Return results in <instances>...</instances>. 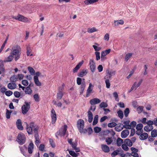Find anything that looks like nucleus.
Wrapping results in <instances>:
<instances>
[{"label": "nucleus", "mask_w": 157, "mask_h": 157, "mask_svg": "<svg viewBox=\"0 0 157 157\" xmlns=\"http://www.w3.org/2000/svg\"><path fill=\"white\" fill-rule=\"evenodd\" d=\"M21 49L20 47L17 45H14L11 50L10 53L15 61H17L20 58L21 54Z\"/></svg>", "instance_id": "1"}, {"label": "nucleus", "mask_w": 157, "mask_h": 157, "mask_svg": "<svg viewBox=\"0 0 157 157\" xmlns=\"http://www.w3.org/2000/svg\"><path fill=\"white\" fill-rule=\"evenodd\" d=\"M84 79H83L82 81V79L79 78L78 77L77 79V83L78 85H81L80 87V93L82 94L83 93L84 90L86 87V82L84 80Z\"/></svg>", "instance_id": "2"}, {"label": "nucleus", "mask_w": 157, "mask_h": 157, "mask_svg": "<svg viewBox=\"0 0 157 157\" xmlns=\"http://www.w3.org/2000/svg\"><path fill=\"white\" fill-rule=\"evenodd\" d=\"M25 136L24 134L22 133H19L17 139L18 142L21 145L24 144L25 142Z\"/></svg>", "instance_id": "3"}, {"label": "nucleus", "mask_w": 157, "mask_h": 157, "mask_svg": "<svg viewBox=\"0 0 157 157\" xmlns=\"http://www.w3.org/2000/svg\"><path fill=\"white\" fill-rule=\"evenodd\" d=\"M25 105H24L21 107L22 112L23 114L27 113L30 108V102H25Z\"/></svg>", "instance_id": "4"}, {"label": "nucleus", "mask_w": 157, "mask_h": 157, "mask_svg": "<svg viewBox=\"0 0 157 157\" xmlns=\"http://www.w3.org/2000/svg\"><path fill=\"white\" fill-rule=\"evenodd\" d=\"M25 123L26 124V129L28 133L29 134H32L33 132V129L34 127V123L31 122L29 126L27 122H25Z\"/></svg>", "instance_id": "5"}, {"label": "nucleus", "mask_w": 157, "mask_h": 157, "mask_svg": "<svg viewBox=\"0 0 157 157\" xmlns=\"http://www.w3.org/2000/svg\"><path fill=\"white\" fill-rule=\"evenodd\" d=\"M13 18L23 22H26L28 20L27 17L20 14H18L17 16L13 17Z\"/></svg>", "instance_id": "6"}, {"label": "nucleus", "mask_w": 157, "mask_h": 157, "mask_svg": "<svg viewBox=\"0 0 157 157\" xmlns=\"http://www.w3.org/2000/svg\"><path fill=\"white\" fill-rule=\"evenodd\" d=\"M51 116L52 118V123L54 124L56 120V112L53 109H52L51 112Z\"/></svg>", "instance_id": "7"}, {"label": "nucleus", "mask_w": 157, "mask_h": 157, "mask_svg": "<svg viewBox=\"0 0 157 157\" xmlns=\"http://www.w3.org/2000/svg\"><path fill=\"white\" fill-rule=\"evenodd\" d=\"M77 127L79 130H82L84 127V122L83 120L80 119L78 120L77 122Z\"/></svg>", "instance_id": "8"}, {"label": "nucleus", "mask_w": 157, "mask_h": 157, "mask_svg": "<svg viewBox=\"0 0 157 157\" xmlns=\"http://www.w3.org/2000/svg\"><path fill=\"white\" fill-rule=\"evenodd\" d=\"M67 126L66 124H64L63 127H61L58 132H60V136H64L66 133L67 129Z\"/></svg>", "instance_id": "9"}, {"label": "nucleus", "mask_w": 157, "mask_h": 157, "mask_svg": "<svg viewBox=\"0 0 157 157\" xmlns=\"http://www.w3.org/2000/svg\"><path fill=\"white\" fill-rule=\"evenodd\" d=\"M89 65L90 68L91 72L94 73L96 69L95 63L93 59H90V61Z\"/></svg>", "instance_id": "10"}, {"label": "nucleus", "mask_w": 157, "mask_h": 157, "mask_svg": "<svg viewBox=\"0 0 157 157\" xmlns=\"http://www.w3.org/2000/svg\"><path fill=\"white\" fill-rule=\"evenodd\" d=\"M94 86L92 85L91 83H90L89 84V86L87 89L86 93V97H88L90 95V94L92 92L93 88Z\"/></svg>", "instance_id": "11"}, {"label": "nucleus", "mask_w": 157, "mask_h": 157, "mask_svg": "<svg viewBox=\"0 0 157 157\" xmlns=\"http://www.w3.org/2000/svg\"><path fill=\"white\" fill-rule=\"evenodd\" d=\"M16 124L17 128L20 130H22L23 127L22 125L21 121L20 119H18L16 122Z\"/></svg>", "instance_id": "12"}, {"label": "nucleus", "mask_w": 157, "mask_h": 157, "mask_svg": "<svg viewBox=\"0 0 157 157\" xmlns=\"http://www.w3.org/2000/svg\"><path fill=\"white\" fill-rule=\"evenodd\" d=\"M67 140L68 143L71 146L72 149L75 147V146H77V142L76 141L73 142V139H68Z\"/></svg>", "instance_id": "13"}, {"label": "nucleus", "mask_w": 157, "mask_h": 157, "mask_svg": "<svg viewBox=\"0 0 157 157\" xmlns=\"http://www.w3.org/2000/svg\"><path fill=\"white\" fill-rule=\"evenodd\" d=\"M101 102L100 99L98 98H94L91 99L90 101V103L91 105H94L96 104H98Z\"/></svg>", "instance_id": "14"}, {"label": "nucleus", "mask_w": 157, "mask_h": 157, "mask_svg": "<svg viewBox=\"0 0 157 157\" xmlns=\"http://www.w3.org/2000/svg\"><path fill=\"white\" fill-rule=\"evenodd\" d=\"M60 87H59V90L58 93H57V98L59 100L61 99L63 96V88H62L61 89H60Z\"/></svg>", "instance_id": "15"}, {"label": "nucleus", "mask_w": 157, "mask_h": 157, "mask_svg": "<svg viewBox=\"0 0 157 157\" xmlns=\"http://www.w3.org/2000/svg\"><path fill=\"white\" fill-rule=\"evenodd\" d=\"M129 133V131L125 129L122 131L121 133V137L123 138H125L128 135Z\"/></svg>", "instance_id": "16"}, {"label": "nucleus", "mask_w": 157, "mask_h": 157, "mask_svg": "<svg viewBox=\"0 0 157 157\" xmlns=\"http://www.w3.org/2000/svg\"><path fill=\"white\" fill-rule=\"evenodd\" d=\"M17 86L16 83L13 82L9 83L7 85L8 88L10 90L15 89L16 88Z\"/></svg>", "instance_id": "17"}, {"label": "nucleus", "mask_w": 157, "mask_h": 157, "mask_svg": "<svg viewBox=\"0 0 157 157\" xmlns=\"http://www.w3.org/2000/svg\"><path fill=\"white\" fill-rule=\"evenodd\" d=\"M101 148L103 151L105 153L109 152L110 151L109 147L105 144H102Z\"/></svg>", "instance_id": "18"}, {"label": "nucleus", "mask_w": 157, "mask_h": 157, "mask_svg": "<svg viewBox=\"0 0 157 157\" xmlns=\"http://www.w3.org/2000/svg\"><path fill=\"white\" fill-rule=\"evenodd\" d=\"M83 63V61L82 60L75 67L73 70L74 73H75L77 72L78 70L79 69L82 65Z\"/></svg>", "instance_id": "19"}, {"label": "nucleus", "mask_w": 157, "mask_h": 157, "mask_svg": "<svg viewBox=\"0 0 157 157\" xmlns=\"http://www.w3.org/2000/svg\"><path fill=\"white\" fill-rule=\"evenodd\" d=\"M87 116L88 122L89 123L91 122L93 120V115L92 112L90 110H89L88 112Z\"/></svg>", "instance_id": "20"}, {"label": "nucleus", "mask_w": 157, "mask_h": 157, "mask_svg": "<svg viewBox=\"0 0 157 157\" xmlns=\"http://www.w3.org/2000/svg\"><path fill=\"white\" fill-rule=\"evenodd\" d=\"M123 124L121 123H119L115 127V130L117 132H120L121 131L123 128Z\"/></svg>", "instance_id": "21"}, {"label": "nucleus", "mask_w": 157, "mask_h": 157, "mask_svg": "<svg viewBox=\"0 0 157 157\" xmlns=\"http://www.w3.org/2000/svg\"><path fill=\"white\" fill-rule=\"evenodd\" d=\"M107 74L108 75H106L107 78H111V77L114 75L115 74V71H107Z\"/></svg>", "instance_id": "22"}, {"label": "nucleus", "mask_w": 157, "mask_h": 157, "mask_svg": "<svg viewBox=\"0 0 157 157\" xmlns=\"http://www.w3.org/2000/svg\"><path fill=\"white\" fill-rule=\"evenodd\" d=\"M148 136V134L147 133H142L140 136V139L141 140H144L147 139Z\"/></svg>", "instance_id": "23"}, {"label": "nucleus", "mask_w": 157, "mask_h": 157, "mask_svg": "<svg viewBox=\"0 0 157 157\" xmlns=\"http://www.w3.org/2000/svg\"><path fill=\"white\" fill-rule=\"evenodd\" d=\"M34 144L33 142H31L28 146V150L29 153L31 154L33 152Z\"/></svg>", "instance_id": "24"}, {"label": "nucleus", "mask_w": 157, "mask_h": 157, "mask_svg": "<svg viewBox=\"0 0 157 157\" xmlns=\"http://www.w3.org/2000/svg\"><path fill=\"white\" fill-rule=\"evenodd\" d=\"M13 57L10 53V55L7 58H6L4 60V62L6 63L10 62L12 61L13 59Z\"/></svg>", "instance_id": "25"}, {"label": "nucleus", "mask_w": 157, "mask_h": 157, "mask_svg": "<svg viewBox=\"0 0 157 157\" xmlns=\"http://www.w3.org/2000/svg\"><path fill=\"white\" fill-rule=\"evenodd\" d=\"M153 129V126H149L147 125L144 128V130L147 132H150V131H152Z\"/></svg>", "instance_id": "26"}, {"label": "nucleus", "mask_w": 157, "mask_h": 157, "mask_svg": "<svg viewBox=\"0 0 157 157\" xmlns=\"http://www.w3.org/2000/svg\"><path fill=\"white\" fill-rule=\"evenodd\" d=\"M87 74V71L86 70H83L82 71L79 72L78 76L80 77H82L83 76Z\"/></svg>", "instance_id": "27"}, {"label": "nucleus", "mask_w": 157, "mask_h": 157, "mask_svg": "<svg viewBox=\"0 0 157 157\" xmlns=\"http://www.w3.org/2000/svg\"><path fill=\"white\" fill-rule=\"evenodd\" d=\"M124 142L126 145L129 147H131L132 145V143L131 140L129 139H125Z\"/></svg>", "instance_id": "28"}, {"label": "nucleus", "mask_w": 157, "mask_h": 157, "mask_svg": "<svg viewBox=\"0 0 157 157\" xmlns=\"http://www.w3.org/2000/svg\"><path fill=\"white\" fill-rule=\"evenodd\" d=\"M34 82L36 85L38 86H41V83L39 81L38 79V77H37L36 76L34 77Z\"/></svg>", "instance_id": "29"}, {"label": "nucleus", "mask_w": 157, "mask_h": 157, "mask_svg": "<svg viewBox=\"0 0 157 157\" xmlns=\"http://www.w3.org/2000/svg\"><path fill=\"white\" fill-rule=\"evenodd\" d=\"M25 94H31L32 93V90L29 86H27L25 89Z\"/></svg>", "instance_id": "30"}, {"label": "nucleus", "mask_w": 157, "mask_h": 157, "mask_svg": "<svg viewBox=\"0 0 157 157\" xmlns=\"http://www.w3.org/2000/svg\"><path fill=\"white\" fill-rule=\"evenodd\" d=\"M27 50V56H31L33 55V54H30L31 52H32V49L30 45H28L27 46L26 48Z\"/></svg>", "instance_id": "31"}, {"label": "nucleus", "mask_w": 157, "mask_h": 157, "mask_svg": "<svg viewBox=\"0 0 157 157\" xmlns=\"http://www.w3.org/2000/svg\"><path fill=\"white\" fill-rule=\"evenodd\" d=\"M18 80V78L17 75H14L11 76L10 78V81L13 82H16Z\"/></svg>", "instance_id": "32"}, {"label": "nucleus", "mask_w": 157, "mask_h": 157, "mask_svg": "<svg viewBox=\"0 0 157 157\" xmlns=\"http://www.w3.org/2000/svg\"><path fill=\"white\" fill-rule=\"evenodd\" d=\"M28 69L31 75H34L35 74V70L32 67L29 66L28 67Z\"/></svg>", "instance_id": "33"}, {"label": "nucleus", "mask_w": 157, "mask_h": 157, "mask_svg": "<svg viewBox=\"0 0 157 157\" xmlns=\"http://www.w3.org/2000/svg\"><path fill=\"white\" fill-rule=\"evenodd\" d=\"M124 23V21L123 20H117L115 21L114 25L115 26H117L120 24L122 25Z\"/></svg>", "instance_id": "34"}, {"label": "nucleus", "mask_w": 157, "mask_h": 157, "mask_svg": "<svg viewBox=\"0 0 157 157\" xmlns=\"http://www.w3.org/2000/svg\"><path fill=\"white\" fill-rule=\"evenodd\" d=\"M105 141L107 145H109L111 144L113 141L112 137H106L105 138Z\"/></svg>", "instance_id": "35"}, {"label": "nucleus", "mask_w": 157, "mask_h": 157, "mask_svg": "<svg viewBox=\"0 0 157 157\" xmlns=\"http://www.w3.org/2000/svg\"><path fill=\"white\" fill-rule=\"evenodd\" d=\"M120 151V150L118 149L114 151L111 154V156L114 157L118 154H120L121 153H119Z\"/></svg>", "instance_id": "36"}, {"label": "nucleus", "mask_w": 157, "mask_h": 157, "mask_svg": "<svg viewBox=\"0 0 157 157\" xmlns=\"http://www.w3.org/2000/svg\"><path fill=\"white\" fill-rule=\"evenodd\" d=\"M98 115H96L94 117V121L93 122V125H95L97 124L98 122Z\"/></svg>", "instance_id": "37"}, {"label": "nucleus", "mask_w": 157, "mask_h": 157, "mask_svg": "<svg viewBox=\"0 0 157 157\" xmlns=\"http://www.w3.org/2000/svg\"><path fill=\"white\" fill-rule=\"evenodd\" d=\"M123 140L120 138H118L117 140V145L118 146H120L121 144L123 143Z\"/></svg>", "instance_id": "38"}, {"label": "nucleus", "mask_w": 157, "mask_h": 157, "mask_svg": "<svg viewBox=\"0 0 157 157\" xmlns=\"http://www.w3.org/2000/svg\"><path fill=\"white\" fill-rule=\"evenodd\" d=\"M151 135L153 137H156L157 136V129H154L151 132Z\"/></svg>", "instance_id": "39"}, {"label": "nucleus", "mask_w": 157, "mask_h": 157, "mask_svg": "<svg viewBox=\"0 0 157 157\" xmlns=\"http://www.w3.org/2000/svg\"><path fill=\"white\" fill-rule=\"evenodd\" d=\"M0 71L2 73V76H4L5 75V69L4 66L0 67Z\"/></svg>", "instance_id": "40"}, {"label": "nucleus", "mask_w": 157, "mask_h": 157, "mask_svg": "<svg viewBox=\"0 0 157 157\" xmlns=\"http://www.w3.org/2000/svg\"><path fill=\"white\" fill-rule=\"evenodd\" d=\"M117 113L118 117L121 119H122L124 117V114L123 111L121 110H119L117 111Z\"/></svg>", "instance_id": "41"}, {"label": "nucleus", "mask_w": 157, "mask_h": 157, "mask_svg": "<svg viewBox=\"0 0 157 157\" xmlns=\"http://www.w3.org/2000/svg\"><path fill=\"white\" fill-rule=\"evenodd\" d=\"M132 53H129L127 54L125 56V59L126 61H128L129 59L132 56Z\"/></svg>", "instance_id": "42"}, {"label": "nucleus", "mask_w": 157, "mask_h": 157, "mask_svg": "<svg viewBox=\"0 0 157 157\" xmlns=\"http://www.w3.org/2000/svg\"><path fill=\"white\" fill-rule=\"evenodd\" d=\"M70 154L74 157H76L79 154V153H76L74 151H69Z\"/></svg>", "instance_id": "43"}, {"label": "nucleus", "mask_w": 157, "mask_h": 157, "mask_svg": "<svg viewBox=\"0 0 157 157\" xmlns=\"http://www.w3.org/2000/svg\"><path fill=\"white\" fill-rule=\"evenodd\" d=\"M12 111L11 110H9L8 109H6V117L7 119H9L10 117V115Z\"/></svg>", "instance_id": "44"}, {"label": "nucleus", "mask_w": 157, "mask_h": 157, "mask_svg": "<svg viewBox=\"0 0 157 157\" xmlns=\"http://www.w3.org/2000/svg\"><path fill=\"white\" fill-rule=\"evenodd\" d=\"M99 106L101 108H102L103 107L106 108L107 107L108 105L105 102H102L99 105Z\"/></svg>", "instance_id": "45"}, {"label": "nucleus", "mask_w": 157, "mask_h": 157, "mask_svg": "<svg viewBox=\"0 0 157 157\" xmlns=\"http://www.w3.org/2000/svg\"><path fill=\"white\" fill-rule=\"evenodd\" d=\"M14 96L17 98H19L21 95V93L18 91H15L13 93Z\"/></svg>", "instance_id": "46"}, {"label": "nucleus", "mask_w": 157, "mask_h": 157, "mask_svg": "<svg viewBox=\"0 0 157 157\" xmlns=\"http://www.w3.org/2000/svg\"><path fill=\"white\" fill-rule=\"evenodd\" d=\"M130 112L129 109L128 108H126L124 110V116L127 117L128 116Z\"/></svg>", "instance_id": "47"}, {"label": "nucleus", "mask_w": 157, "mask_h": 157, "mask_svg": "<svg viewBox=\"0 0 157 157\" xmlns=\"http://www.w3.org/2000/svg\"><path fill=\"white\" fill-rule=\"evenodd\" d=\"M143 125L142 124L140 123L139 124H138L136 127V130H143Z\"/></svg>", "instance_id": "48"}, {"label": "nucleus", "mask_w": 157, "mask_h": 157, "mask_svg": "<svg viewBox=\"0 0 157 157\" xmlns=\"http://www.w3.org/2000/svg\"><path fill=\"white\" fill-rule=\"evenodd\" d=\"M117 124L114 122H112L111 123H109L108 124V126L109 127V128H113Z\"/></svg>", "instance_id": "49"}, {"label": "nucleus", "mask_w": 157, "mask_h": 157, "mask_svg": "<svg viewBox=\"0 0 157 157\" xmlns=\"http://www.w3.org/2000/svg\"><path fill=\"white\" fill-rule=\"evenodd\" d=\"M95 54L96 55V60L98 61L100 59V52H95Z\"/></svg>", "instance_id": "50"}, {"label": "nucleus", "mask_w": 157, "mask_h": 157, "mask_svg": "<svg viewBox=\"0 0 157 157\" xmlns=\"http://www.w3.org/2000/svg\"><path fill=\"white\" fill-rule=\"evenodd\" d=\"M101 128L98 127H96L94 128V130L96 133H98L100 132L101 130Z\"/></svg>", "instance_id": "51"}, {"label": "nucleus", "mask_w": 157, "mask_h": 157, "mask_svg": "<svg viewBox=\"0 0 157 157\" xmlns=\"http://www.w3.org/2000/svg\"><path fill=\"white\" fill-rule=\"evenodd\" d=\"M122 148L125 151H128L129 150V148L127 145L125 144H123L121 146Z\"/></svg>", "instance_id": "52"}, {"label": "nucleus", "mask_w": 157, "mask_h": 157, "mask_svg": "<svg viewBox=\"0 0 157 157\" xmlns=\"http://www.w3.org/2000/svg\"><path fill=\"white\" fill-rule=\"evenodd\" d=\"M143 109V106H139L137 109V111L138 113H141Z\"/></svg>", "instance_id": "53"}, {"label": "nucleus", "mask_w": 157, "mask_h": 157, "mask_svg": "<svg viewBox=\"0 0 157 157\" xmlns=\"http://www.w3.org/2000/svg\"><path fill=\"white\" fill-rule=\"evenodd\" d=\"M106 87L107 88H109L110 87V84L109 80L108 79H106L105 81Z\"/></svg>", "instance_id": "54"}, {"label": "nucleus", "mask_w": 157, "mask_h": 157, "mask_svg": "<svg viewBox=\"0 0 157 157\" xmlns=\"http://www.w3.org/2000/svg\"><path fill=\"white\" fill-rule=\"evenodd\" d=\"M35 100L37 102H38L39 101V97L38 94H35L33 96Z\"/></svg>", "instance_id": "55"}, {"label": "nucleus", "mask_w": 157, "mask_h": 157, "mask_svg": "<svg viewBox=\"0 0 157 157\" xmlns=\"http://www.w3.org/2000/svg\"><path fill=\"white\" fill-rule=\"evenodd\" d=\"M96 29L94 27H93L91 29H88V32L89 33H92L97 31Z\"/></svg>", "instance_id": "56"}, {"label": "nucleus", "mask_w": 157, "mask_h": 157, "mask_svg": "<svg viewBox=\"0 0 157 157\" xmlns=\"http://www.w3.org/2000/svg\"><path fill=\"white\" fill-rule=\"evenodd\" d=\"M148 68V66L147 64H145L144 65V71L143 73V74L144 75H146L147 74V69Z\"/></svg>", "instance_id": "57"}, {"label": "nucleus", "mask_w": 157, "mask_h": 157, "mask_svg": "<svg viewBox=\"0 0 157 157\" xmlns=\"http://www.w3.org/2000/svg\"><path fill=\"white\" fill-rule=\"evenodd\" d=\"M13 92L11 90H8L5 92V94L7 96H10L13 94Z\"/></svg>", "instance_id": "58"}, {"label": "nucleus", "mask_w": 157, "mask_h": 157, "mask_svg": "<svg viewBox=\"0 0 157 157\" xmlns=\"http://www.w3.org/2000/svg\"><path fill=\"white\" fill-rule=\"evenodd\" d=\"M21 83L25 86H27L29 84V82L26 80H23L21 81Z\"/></svg>", "instance_id": "59"}, {"label": "nucleus", "mask_w": 157, "mask_h": 157, "mask_svg": "<svg viewBox=\"0 0 157 157\" xmlns=\"http://www.w3.org/2000/svg\"><path fill=\"white\" fill-rule=\"evenodd\" d=\"M20 150L21 153L24 155L25 157H27V155L25 153L24 148L22 147H20Z\"/></svg>", "instance_id": "60"}, {"label": "nucleus", "mask_w": 157, "mask_h": 157, "mask_svg": "<svg viewBox=\"0 0 157 157\" xmlns=\"http://www.w3.org/2000/svg\"><path fill=\"white\" fill-rule=\"evenodd\" d=\"M109 33H106L104 37V40L107 41L109 40Z\"/></svg>", "instance_id": "61"}, {"label": "nucleus", "mask_w": 157, "mask_h": 157, "mask_svg": "<svg viewBox=\"0 0 157 157\" xmlns=\"http://www.w3.org/2000/svg\"><path fill=\"white\" fill-rule=\"evenodd\" d=\"M143 132V130L138 129L136 130V133L138 136H140Z\"/></svg>", "instance_id": "62"}, {"label": "nucleus", "mask_w": 157, "mask_h": 157, "mask_svg": "<svg viewBox=\"0 0 157 157\" xmlns=\"http://www.w3.org/2000/svg\"><path fill=\"white\" fill-rule=\"evenodd\" d=\"M114 97L115 98V99L116 101H118V95L117 92H114L113 93Z\"/></svg>", "instance_id": "63"}, {"label": "nucleus", "mask_w": 157, "mask_h": 157, "mask_svg": "<svg viewBox=\"0 0 157 157\" xmlns=\"http://www.w3.org/2000/svg\"><path fill=\"white\" fill-rule=\"evenodd\" d=\"M44 147L45 146L44 144H41L39 146V150L41 151H44Z\"/></svg>", "instance_id": "64"}]
</instances>
